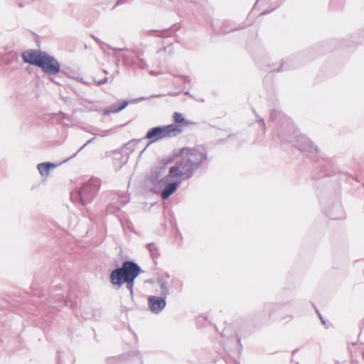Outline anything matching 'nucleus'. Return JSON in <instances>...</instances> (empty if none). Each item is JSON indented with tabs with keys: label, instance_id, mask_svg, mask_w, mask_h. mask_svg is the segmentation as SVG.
<instances>
[{
	"label": "nucleus",
	"instance_id": "11",
	"mask_svg": "<svg viewBox=\"0 0 364 364\" xmlns=\"http://www.w3.org/2000/svg\"><path fill=\"white\" fill-rule=\"evenodd\" d=\"M145 97H141L136 99H131L129 100H119L114 104L111 105L108 107L104 109L105 114H109L111 113H117L121 110L124 109L129 104L136 103L139 101L144 100Z\"/></svg>",
	"mask_w": 364,
	"mask_h": 364
},
{
	"label": "nucleus",
	"instance_id": "45",
	"mask_svg": "<svg viewBox=\"0 0 364 364\" xmlns=\"http://www.w3.org/2000/svg\"><path fill=\"white\" fill-rule=\"evenodd\" d=\"M317 313H318V315H320V314H319V313H318V311H317ZM320 316V318H321V319L322 323H324V321L322 319L321 316Z\"/></svg>",
	"mask_w": 364,
	"mask_h": 364
},
{
	"label": "nucleus",
	"instance_id": "22",
	"mask_svg": "<svg viewBox=\"0 0 364 364\" xmlns=\"http://www.w3.org/2000/svg\"><path fill=\"white\" fill-rule=\"evenodd\" d=\"M147 249L149 250L151 256L153 259H156L159 256V252L158 247L154 243H149L147 245Z\"/></svg>",
	"mask_w": 364,
	"mask_h": 364
},
{
	"label": "nucleus",
	"instance_id": "43",
	"mask_svg": "<svg viewBox=\"0 0 364 364\" xmlns=\"http://www.w3.org/2000/svg\"><path fill=\"white\" fill-rule=\"evenodd\" d=\"M226 331H228V328H225L224 329L223 332L221 333L222 336H225V333Z\"/></svg>",
	"mask_w": 364,
	"mask_h": 364
},
{
	"label": "nucleus",
	"instance_id": "9",
	"mask_svg": "<svg viewBox=\"0 0 364 364\" xmlns=\"http://www.w3.org/2000/svg\"><path fill=\"white\" fill-rule=\"evenodd\" d=\"M44 53L40 50H27L22 53L21 57L24 63L39 67Z\"/></svg>",
	"mask_w": 364,
	"mask_h": 364
},
{
	"label": "nucleus",
	"instance_id": "46",
	"mask_svg": "<svg viewBox=\"0 0 364 364\" xmlns=\"http://www.w3.org/2000/svg\"><path fill=\"white\" fill-rule=\"evenodd\" d=\"M19 6H20V7H23V5L21 3H20V4H19Z\"/></svg>",
	"mask_w": 364,
	"mask_h": 364
},
{
	"label": "nucleus",
	"instance_id": "34",
	"mask_svg": "<svg viewBox=\"0 0 364 364\" xmlns=\"http://www.w3.org/2000/svg\"><path fill=\"white\" fill-rule=\"evenodd\" d=\"M127 0H117V1L116 2L115 5H114V7L119 6V5H121V4H123L126 2Z\"/></svg>",
	"mask_w": 364,
	"mask_h": 364
},
{
	"label": "nucleus",
	"instance_id": "19",
	"mask_svg": "<svg viewBox=\"0 0 364 364\" xmlns=\"http://www.w3.org/2000/svg\"><path fill=\"white\" fill-rule=\"evenodd\" d=\"M56 167V164L50 163V162H46V163H41L38 164V169L43 176H47L49 173L50 168H55Z\"/></svg>",
	"mask_w": 364,
	"mask_h": 364
},
{
	"label": "nucleus",
	"instance_id": "18",
	"mask_svg": "<svg viewBox=\"0 0 364 364\" xmlns=\"http://www.w3.org/2000/svg\"><path fill=\"white\" fill-rule=\"evenodd\" d=\"M18 60V54L17 52L12 51L6 54L4 58V61L6 64L17 67V62Z\"/></svg>",
	"mask_w": 364,
	"mask_h": 364
},
{
	"label": "nucleus",
	"instance_id": "38",
	"mask_svg": "<svg viewBox=\"0 0 364 364\" xmlns=\"http://www.w3.org/2000/svg\"><path fill=\"white\" fill-rule=\"evenodd\" d=\"M136 359L138 360V364H142V360L139 356H136Z\"/></svg>",
	"mask_w": 364,
	"mask_h": 364
},
{
	"label": "nucleus",
	"instance_id": "33",
	"mask_svg": "<svg viewBox=\"0 0 364 364\" xmlns=\"http://www.w3.org/2000/svg\"><path fill=\"white\" fill-rule=\"evenodd\" d=\"M355 347L356 343H353L351 346L349 347V351L353 353V352L355 353Z\"/></svg>",
	"mask_w": 364,
	"mask_h": 364
},
{
	"label": "nucleus",
	"instance_id": "26",
	"mask_svg": "<svg viewBox=\"0 0 364 364\" xmlns=\"http://www.w3.org/2000/svg\"><path fill=\"white\" fill-rule=\"evenodd\" d=\"M95 140V138H92L90 139H89L82 146H81L79 150L75 153L72 156H70L68 159H72L73 157H75L77 156V154L82 150L87 145H88L89 144L92 143L93 141Z\"/></svg>",
	"mask_w": 364,
	"mask_h": 364
},
{
	"label": "nucleus",
	"instance_id": "32",
	"mask_svg": "<svg viewBox=\"0 0 364 364\" xmlns=\"http://www.w3.org/2000/svg\"><path fill=\"white\" fill-rule=\"evenodd\" d=\"M266 0H257V2L255 3V6H254V8L252 9L250 14H253L256 9V7L258 6V4L260 3V2H262V1H265Z\"/></svg>",
	"mask_w": 364,
	"mask_h": 364
},
{
	"label": "nucleus",
	"instance_id": "17",
	"mask_svg": "<svg viewBox=\"0 0 364 364\" xmlns=\"http://www.w3.org/2000/svg\"><path fill=\"white\" fill-rule=\"evenodd\" d=\"M272 68L269 70V72H283L285 70H290L294 68L293 65L291 63L289 59L283 60L278 68H274V65H272Z\"/></svg>",
	"mask_w": 364,
	"mask_h": 364
},
{
	"label": "nucleus",
	"instance_id": "6",
	"mask_svg": "<svg viewBox=\"0 0 364 364\" xmlns=\"http://www.w3.org/2000/svg\"><path fill=\"white\" fill-rule=\"evenodd\" d=\"M171 166L167 172L166 166L165 165L155 167L150 173L148 177V181L154 186L156 191L163 188L164 184L168 181L169 178L181 177V176H172Z\"/></svg>",
	"mask_w": 364,
	"mask_h": 364
},
{
	"label": "nucleus",
	"instance_id": "16",
	"mask_svg": "<svg viewBox=\"0 0 364 364\" xmlns=\"http://www.w3.org/2000/svg\"><path fill=\"white\" fill-rule=\"evenodd\" d=\"M326 215L332 220L341 219L343 218V210L339 203L333 207L332 210L326 211Z\"/></svg>",
	"mask_w": 364,
	"mask_h": 364
},
{
	"label": "nucleus",
	"instance_id": "23",
	"mask_svg": "<svg viewBox=\"0 0 364 364\" xmlns=\"http://www.w3.org/2000/svg\"><path fill=\"white\" fill-rule=\"evenodd\" d=\"M161 53H166L168 56H171L174 53V48L172 43L164 46L161 49L157 50V53L161 54Z\"/></svg>",
	"mask_w": 364,
	"mask_h": 364
},
{
	"label": "nucleus",
	"instance_id": "37",
	"mask_svg": "<svg viewBox=\"0 0 364 364\" xmlns=\"http://www.w3.org/2000/svg\"><path fill=\"white\" fill-rule=\"evenodd\" d=\"M61 97L62 99L65 102H68V97L67 96H64L63 95H61Z\"/></svg>",
	"mask_w": 364,
	"mask_h": 364
},
{
	"label": "nucleus",
	"instance_id": "13",
	"mask_svg": "<svg viewBox=\"0 0 364 364\" xmlns=\"http://www.w3.org/2000/svg\"><path fill=\"white\" fill-rule=\"evenodd\" d=\"M245 27V26H235L234 23L230 21H224L219 29H216L215 28H213V32L216 34H228L232 31L242 29Z\"/></svg>",
	"mask_w": 364,
	"mask_h": 364
},
{
	"label": "nucleus",
	"instance_id": "47",
	"mask_svg": "<svg viewBox=\"0 0 364 364\" xmlns=\"http://www.w3.org/2000/svg\"><path fill=\"white\" fill-rule=\"evenodd\" d=\"M160 96H161L160 95H154V97H160Z\"/></svg>",
	"mask_w": 364,
	"mask_h": 364
},
{
	"label": "nucleus",
	"instance_id": "42",
	"mask_svg": "<svg viewBox=\"0 0 364 364\" xmlns=\"http://www.w3.org/2000/svg\"><path fill=\"white\" fill-rule=\"evenodd\" d=\"M360 353H361L363 358H364V350H363V348H360Z\"/></svg>",
	"mask_w": 364,
	"mask_h": 364
},
{
	"label": "nucleus",
	"instance_id": "28",
	"mask_svg": "<svg viewBox=\"0 0 364 364\" xmlns=\"http://www.w3.org/2000/svg\"><path fill=\"white\" fill-rule=\"evenodd\" d=\"M278 114H279V112L277 109H273L270 113V119L274 120Z\"/></svg>",
	"mask_w": 364,
	"mask_h": 364
},
{
	"label": "nucleus",
	"instance_id": "8",
	"mask_svg": "<svg viewBox=\"0 0 364 364\" xmlns=\"http://www.w3.org/2000/svg\"><path fill=\"white\" fill-rule=\"evenodd\" d=\"M38 68L48 75H55L60 71V65L58 60L46 52L44 53Z\"/></svg>",
	"mask_w": 364,
	"mask_h": 364
},
{
	"label": "nucleus",
	"instance_id": "15",
	"mask_svg": "<svg viewBox=\"0 0 364 364\" xmlns=\"http://www.w3.org/2000/svg\"><path fill=\"white\" fill-rule=\"evenodd\" d=\"M176 31L173 28H168L164 30H149L145 32L146 36H153L160 38H168L174 34Z\"/></svg>",
	"mask_w": 364,
	"mask_h": 364
},
{
	"label": "nucleus",
	"instance_id": "30",
	"mask_svg": "<svg viewBox=\"0 0 364 364\" xmlns=\"http://www.w3.org/2000/svg\"><path fill=\"white\" fill-rule=\"evenodd\" d=\"M254 112H255V110H253ZM256 117L258 118V119H257V122H259V124H261V125L263 127V129H264V131L265 130V123H264V121L262 118H259V116L255 113Z\"/></svg>",
	"mask_w": 364,
	"mask_h": 364
},
{
	"label": "nucleus",
	"instance_id": "1",
	"mask_svg": "<svg viewBox=\"0 0 364 364\" xmlns=\"http://www.w3.org/2000/svg\"><path fill=\"white\" fill-rule=\"evenodd\" d=\"M208 164V153L203 146L183 148L181 159L172 166L171 174L181 176L182 180L191 178L202 166Z\"/></svg>",
	"mask_w": 364,
	"mask_h": 364
},
{
	"label": "nucleus",
	"instance_id": "27",
	"mask_svg": "<svg viewBox=\"0 0 364 364\" xmlns=\"http://www.w3.org/2000/svg\"><path fill=\"white\" fill-rule=\"evenodd\" d=\"M141 140H133V141H129V143H127L126 144V148L127 149H134L135 146L139 143L140 142Z\"/></svg>",
	"mask_w": 364,
	"mask_h": 364
},
{
	"label": "nucleus",
	"instance_id": "21",
	"mask_svg": "<svg viewBox=\"0 0 364 364\" xmlns=\"http://www.w3.org/2000/svg\"><path fill=\"white\" fill-rule=\"evenodd\" d=\"M173 119L176 124H178L177 125H187L188 122L186 120V119L183 117L182 114L179 112H174L173 114Z\"/></svg>",
	"mask_w": 364,
	"mask_h": 364
},
{
	"label": "nucleus",
	"instance_id": "10",
	"mask_svg": "<svg viewBox=\"0 0 364 364\" xmlns=\"http://www.w3.org/2000/svg\"><path fill=\"white\" fill-rule=\"evenodd\" d=\"M173 76L175 77L173 80L175 88L179 90V91H188L193 88V85L196 82V79L188 75H173Z\"/></svg>",
	"mask_w": 364,
	"mask_h": 364
},
{
	"label": "nucleus",
	"instance_id": "5",
	"mask_svg": "<svg viewBox=\"0 0 364 364\" xmlns=\"http://www.w3.org/2000/svg\"><path fill=\"white\" fill-rule=\"evenodd\" d=\"M182 132L180 126L176 124H171L167 126L155 127L150 129L145 138L150 140V143H154L165 138L173 137Z\"/></svg>",
	"mask_w": 364,
	"mask_h": 364
},
{
	"label": "nucleus",
	"instance_id": "41",
	"mask_svg": "<svg viewBox=\"0 0 364 364\" xmlns=\"http://www.w3.org/2000/svg\"><path fill=\"white\" fill-rule=\"evenodd\" d=\"M108 134H109V131H105V132H104V134H102V136H107V135H108Z\"/></svg>",
	"mask_w": 364,
	"mask_h": 364
},
{
	"label": "nucleus",
	"instance_id": "12",
	"mask_svg": "<svg viewBox=\"0 0 364 364\" xmlns=\"http://www.w3.org/2000/svg\"><path fill=\"white\" fill-rule=\"evenodd\" d=\"M165 297L150 296L148 299L149 307L154 314L160 313L166 306Z\"/></svg>",
	"mask_w": 364,
	"mask_h": 364
},
{
	"label": "nucleus",
	"instance_id": "25",
	"mask_svg": "<svg viewBox=\"0 0 364 364\" xmlns=\"http://www.w3.org/2000/svg\"><path fill=\"white\" fill-rule=\"evenodd\" d=\"M135 279H131L129 280H124L123 281V284H127V288L129 290L130 294L132 296H133V287H134V283Z\"/></svg>",
	"mask_w": 364,
	"mask_h": 364
},
{
	"label": "nucleus",
	"instance_id": "36",
	"mask_svg": "<svg viewBox=\"0 0 364 364\" xmlns=\"http://www.w3.org/2000/svg\"><path fill=\"white\" fill-rule=\"evenodd\" d=\"M107 81V78L105 77L103 80L97 82V85H102V84H105Z\"/></svg>",
	"mask_w": 364,
	"mask_h": 364
},
{
	"label": "nucleus",
	"instance_id": "35",
	"mask_svg": "<svg viewBox=\"0 0 364 364\" xmlns=\"http://www.w3.org/2000/svg\"><path fill=\"white\" fill-rule=\"evenodd\" d=\"M149 74L151 75H161L162 73L161 72H154L153 70H149Z\"/></svg>",
	"mask_w": 364,
	"mask_h": 364
},
{
	"label": "nucleus",
	"instance_id": "7",
	"mask_svg": "<svg viewBox=\"0 0 364 364\" xmlns=\"http://www.w3.org/2000/svg\"><path fill=\"white\" fill-rule=\"evenodd\" d=\"M291 138H283L285 141H291L298 149L301 151H306L309 153H316L318 151L317 146L314 144V143L308 139L304 134H299L298 133L294 132V136H291Z\"/></svg>",
	"mask_w": 364,
	"mask_h": 364
},
{
	"label": "nucleus",
	"instance_id": "31",
	"mask_svg": "<svg viewBox=\"0 0 364 364\" xmlns=\"http://www.w3.org/2000/svg\"><path fill=\"white\" fill-rule=\"evenodd\" d=\"M91 37L99 46L104 45V43L101 41L97 37L95 36L94 35H92Z\"/></svg>",
	"mask_w": 364,
	"mask_h": 364
},
{
	"label": "nucleus",
	"instance_id": "24",
	"mask_svg": "<svg viewBox=\"0 0 364 364\" xmlns=\"http://www.w3.org/2000/svg\"><path fill=\"white\" fill-rule=\"evenodd\" d=\"M161 282V294L164 297L166 298V296L168 294V288L166 285V283L164 281H160Z\"/></svg>",
	"mask_w": 364,
	"mask_h": 364
},
{
	"label": "nucleus",
	"instance_id": "40",
	"mask_svg": "<svg viewBox=\"0 0 364 364\" xmlns=\"http://www.w3.org/2000/svg\"><path fill=\"white\" fill-rule=\"evenodd\" d=\"M269 13V11H263V12L260 13L259 16H263V15H265Z\"/></svg>",
	"mask_w": 364,
	"mask_h": 364
},
{
	"label": "nucleus",
	"instance_id": "14",
	"mask_svg": "<svg viewBox=\"0 0 364 364\" xmlns=\"http://www.w3.org/2000/svg\"><path fill=\"white\" fill-rule=\"evenodd\" d=\"M181 181H175L169 183L167 181L163 186V190L161 193V196L163 199H167L171 195H172L178 188Z\"/></svg>",
	"mask_w": 364,
	"mask_h": 364
},
{
	"label": "nucleus",
	"instance_id": "20",
	"mask_svg": "<svg viewBox=\"0 0 364 364\" xmlns=\"http://www.w3.org/2000/svg\"><path fill=\"white\" fill-rule=\"evenodd\" d=\"M185 94L198 102H203L206 99V96L204 92H185Z\"/></svg>",
	"mask_w": 364,
	"mask_h": 364
},
{
	"label": "nucleus",
	"instance_id": "2",
	"mask_svg": "<svg viewBox=\"0 0 364 364\" xmlns=\"http://www.w3.org/2000/svg\"><path fill=\"white\" fill-rule=\"evenodd\" d=\"M141 271V267L135 262L124 261L121 267L116 268L111 272L109 279L114 286L119 288L123 284L124 279H135Z\"/></svg>",
	"mask_w": 364,
	"mask_h": 364
},
{
	"label": "nucleus",
	"instance_id": "44",
	"mask_svg": "<svg viewBox=\"0 0 364 364\" xmlns=\"http://www.w3.org/2000/svg\"><path fill=\"white\" fill-rule=\"evenodd\" d=\"M127 202H128V200H127V199L122 200L123 205L126 204Z\"/></svg>",
	"mask_w": 364,
	"mask_h": 364
},
{
	"label": "nucleus",
	"instance_id": "29",
	"mask_svg": "<svg viewBox=\"0 0 364 364\" xmlns=\"http://www.w3.org/2000/svg\"><path fill=\"white\" fill-rule=\"evenodd\" d=\"M119 210V207L114 206L112 205H109L108 208H107V211L109 213H115L116 211H117Z\"/></svg>",
	"mask_w": 364,
	"mask_h": 364
},
{
	"label": "nucleus",
	"instance_id": "3",
	"mask_svg": "<svg viewBox=\"0 0 364 364\" xmlns=\"http://www.w3.org/2000/svg\"><path fill=\"white\" fill-rule=\"evenodd\" d=\"M101 185L100 180L92 178L82 185L79 190L71 193L70 198L74 203L85 205L95 197Z\"/></svg>",
	"mask_w": 364,
	"mask_h": 364
},
{
	"label": "nucleus",
	"instance_id": "4",
	"mask_svg": "<svg viewBox=\"0 0 364 364\" xmlns=\"http://www.w3.org/2000/svg\"><path fill=\"white\" fill-rule=\"evenodd\" d=\"M114 55L122 58L123 64L132 69L148 70L149 65L141 58L144 54L141 50H131L129 49L114 48Z\"/></svg>",
	"mask_w": 364,
	"mask_h": 364
},
{
	"label": "nucleus",
	"instance_id": "39",
	"mask_svg": "<svg viewBox=\"0 0 364 364\" xmlns=\"http://www.w3.org/2000/svg\"><path fill=\"white\" fill-rule=\"evenodd\" d=\"M117 360V358H109V359L108 360V363L109 364L112 361H114V360Z\"/></svg>",
	"mask_w": 364,
	"mask_h": 364
}]
</instances>
